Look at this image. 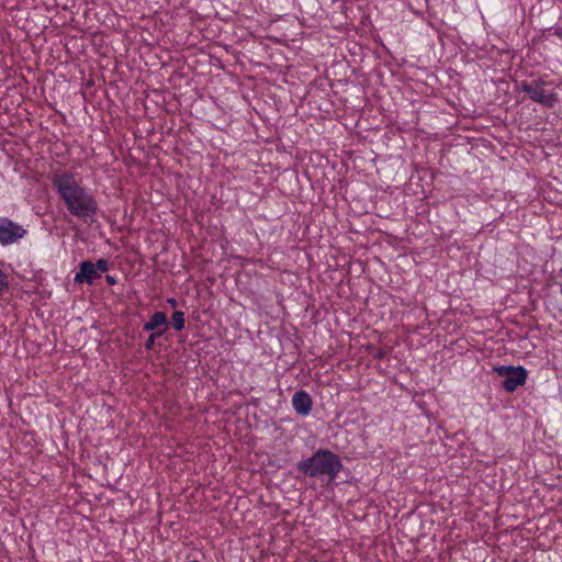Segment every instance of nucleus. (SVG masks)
Returning a JSON list of instances; mask_svg holds the SVG:
<instances>
[{
    "mask_svg": "<svg viewBox=\"0 0 562 562\" xmlns=\"http://www.w3.org/2000/svg\"><path fill=\"white\" fill-rule=\"evenodd\" d=\"M385 357V351L380 349L376 355H375V358L376 359H383Z\"/></svg>",
    "mask_w": 562,
    "mask_h": 562,
    "instance_id": "obj_16",
    "label": "nucleus"
},
{
    "mask_svg": "<svg viewBox=\"0 0 562 562\" xmlns=\"http://www.w3.org/2000/svg\"><path fill=\"white\" fill-rule=\"evenodd\" d=\"M99 278L100 273L97 271L94 263L87 260L79 265V271L75 276V282L92 284Z\"/></svg>",
    "mask_w": 562,
    "mask_h": 562,
    "instance_id": "obj_6",
    "label": "nucleus"
},
{
    "mask_svg": "<svg viewBox=\"0 0 562 562\" xmlns=\"http://www.w3.org/2000/svg\"><path fill=\"white\" fill-rule=\"evenodd\" d=\"M168 326H169V324L167 321V315L164 312H155L151 315L150 319L147 323H145L144 330L145 331H154L157 329L167 330Z\"/></svg>",
    "mask_w": 562,
    "mask_h": 562,
    "instance_id": "obj_8",
    "label": "nucleus"
},
{
    "mask_svg": "<svg viewBox=\"0 0 562 562\" xmlns=\"http://www.w3.org/2000/svg\"><path fill=\"white\" fill-rule=\"evenodd\" d=\"M25 234L26 229L18 223L8 217H0V243L2 245H11L23 238Z\"/></svg>",
    "mask_w": 562,
    "mask_h": 562,
    "instance_id": "obj_5",
    "label": "nucleus"
},
{
    "mask_svg": "<svg viewBox=\"0 0 562 562\" xmlns=\"http://www.w3.org/2000/svg\"><path fill=\"white\" fill-rule=\"evenodd\" d=\"M97 271L101 274L102 272H106L109 269V262L105 259H99L97 263H94Z\"/></svg>",
    "mask_w": 562,
    "mask_h": 562,
    "instance_id": "obj_10",
    "label": "nucleus"
},
{
    "mask_svg": "<svg viewBox=\"0 0 562 562\" xmlns=\"http://www.w3.org/2000/svg\"><path fill=\"white\" fill-rule=\"evenodd\" d=\"M292 406L299 415L307 416L313 407L312 396L306 391H297L292 396Z\"/></svg>",
    "mask_w": 562,
    "mask_h": 562,
    "instance_id": "obj_7",
    "label": "nucleus"
},
{
    "mask_svg": "<svg viewBox=\"0 0 562 562\" xmlns=\"http://www.w3.org/2000/svg\"><path fill=\"white\" fill-rule=\"evenodd\" d=\"M154 345H155L154 337H148V339L145 342V349L151 350L154 348Z\"/></svg>",
    "mask_w": 562,
    "mask_h": 562,
    "instance_id": "obj_12",
    "label": "nucleus"
},
{
    "mask_svg": "<svg viewBox=\"0 0 562 562\" xmlns=\"http://www.w3.org/2000/svg\"><path fill=\"white\" fill-rule=\"evenodd\" d=\"M9 282L7 274L0 269V293L8 289Z\"/></svg>",
    "mask_w": 562,
    "mask_h": 562,
    "instance_id": "obj_11",
    "label": "nucleus"
},
{
    "mask_svg": "<svg viewBox=\"0 0 562 562\" xmlns=\"http://www.w3.org/2000/svg\"><path fill=\"white\" fill-rule=\"evenodd\" d=\"M50 180L69 214L85 222L92 221L98 211V202L80 186L74 173L56 170L52 173Z\"/></svg>",
    "mask_w": 562,
    "mask_h": 562,
    "instance_id": "obj_1",
    "label": "nucleus"
},
{
    "mask_svg": "<svg viewBox=\"0 0 562 562\" xmlns=\"http://www.w3.org/2000/svg\"><path fill=\"white\" fill-rule=\"evenodd\" d=\"M166 333V330L164 329H157V330H154L149 337H154V340L160 336H162L164 334Z\"/></svg>",
    "mask_w": 562,
    "mask_h": 562,
    "instance_id": "obj_13",
    "label": "nucleus"
},
{
    "mask_svg": "<svg viewBox=\"0 0 562 562\" xmlns=\"http://www.w3.org/2000/svg\"><path fill=\"white\" fill-rule=\"evenodd\" d=\"M184 313L181 311H176L172 314V326L176 330H182L184 328Z\"/></svg>",
    "mask_w": 562,
    "mask_h": 562,
    "instance_id": "obj_9",
    "label": "nucleus"
},
{
    "mask_svg": "<svg viewBox=\"0 0 562 562\" xmlns=\"http://www.w3.org/2000/svg\"><path fill=\"white\" fill-rule=\"evenodd\" d=\"M167 304H169L171 307H176L178 305V302L173 297L167 299Z\"/></svg>",
    "mask_w": 562,
    "mask_h": 562,
    "instance_id": "obj_15",
    "label": "nucleus"
},
{
    "mask_svg": "<svg viewBox=\"0 0 562 562\" xmlns=\"http://www.w3.org/2000/svg\"><path fill=\"white\" fill-rule=\"evenodd\" d=\"M342 467L339 456L327 449H318L310 458L303 459L296 464L297 471L304 475L311 477L325 475L330 480L338 476Z\"/></svg>",
    "mask_w": 562,
    "mask_h": 562,
    "instance_id": "obj_2",
    "label": "nucleus"
},
{
    "mask_svg": "<svg viewBox=\"0 0 562 562\" xmlns=\"http://www.w3.org/2000/svg\"><path fill=\"white\" fill-rule=\"evenodd\" d=\"M547 82L542 78L531 81H521L517 86L519 92L528 94L529 99L547 108H553L559 101L555 92H548L546 90Z\"/></svg>",
    "mask_w": 562,
    "mask_h": 562,
    "instance_id": "obj_3",
    "label": "nucleus"
},
{
    "mask_svg": "<svg viewBox=\"0 0 562 562\" xmlns=\"http://www.w3.org/2000/svg\"><path fill=\"white\" fill-rule=\"evenodd\" d=\"M105 280L110 285H114L116 283V278L110 274L105 276Z\"/></svg>",
    "mask_w": 562,
    "mask_h": 562,
    "instance_id": "obj_14",
    "label": "nucleus"
},
{
    "mask_svg": "<svg viewBox=\"0 0 562 562\" xmlns=\"http://www.w3.org/2000/svg\"><path fill=\"white\" fill-rule=\"evenodd\" d=\"M499 376L504 378L502 386L508 393L515 392L526 383L528 372L521 366H498L493 369Z\"/></svg>",
    "mask_w": 562,
    "mask_h": 562,
    "instance_id": "obj_4",
    "label": "nucleus"
}]
</instances>
